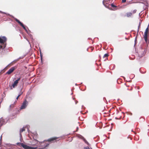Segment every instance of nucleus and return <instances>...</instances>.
Returning <instances> with one entry per match:
<instances>
[{"mask_svg": "<svg viewBox=\"0 0 149 149\" xmlns=\"http://www.w3.org/2000/svg\"><path fill=\"white\" fill-rule=\"evenodd\" d=\"M33 141L35 143V144H32L31 145L33 146H30L25 145L23 143L21 144L22 146L25 149H36L38 147H41L37 149H46V147L49 145V144L46 145L44 142H39L36 140H35Z\"/></svg>", "mask_w": 149, "mask_h": 149, "instance_id": "1", "label": "nucleus"}, {"mask_svg": "<svg viewBox=\"0 0 149 149\" xmlns=\"http://www.w3.org/2000/svg\"><path fill=\"white\" fill-rule=\"evenodd\" d=\"M6 40V38L5 36L0 37V49L4 48L6 47L5 43Z\"/></svg>", "mask_w": 149, "mask_h": 149, "instance_id": "2", "label": "nucleus"}, {"mask_svg": "<svg viewBox=\"0 0 149 149\" xmlns=\"http://www.w3.org/2000/svg\"><path fill=\"white\" fill-rule=\"evenodd\" d=\"M28 104V102L26 100L23 102L22 105L21 106L19 109L21 110L23 109H25Z\"/></svg>", "mask_w": 149, "mask_h": 149, "instance_id": "3", "label": "nucleus"}, {"mask_svg": "<svg viewBox=\"0 0 149 149\" xmlns=\"http://www.w3.org/2000/svg\"><path fill=\"white\" fill-rule=\"evenodd\" d=\"M20 79V78H18L14 82L13 84L12 85V86L13 88H14L17 86V85L18 83V81Z\"/></svg>", "mask_w": 149, "mask_h": 149, "instance_id": "4", "label": "nucleus"}, {"mask_svg": "<svg viewBox=\"0 0 149 149\" xmlns=\"http://www.w3.org/2000/svg\"><path fill=\"white\" fill-rule=\"evenodd\" d=\"M15 69L14 67H12L6 72V74H10L14 71Z\"/></svg>", "mask_w": 149, "mask_h": 149, "instance_id": "5", "label": "nucleus"}, {"mask_svg": "<svg viewBox=\"0 0 149 149\" xmlns=\"http://www.w3.org/2000/svg\"><path fill=\"white\" fill-rule=\"evenodd\" d=\"M15 20L18 23H19L23 28L24 29L25 28V26L21 22H20L19 20L17 19L14 18Z\"/></svg>", "mask_w": 149, "mask_h": 149, "instance_id": "6", "label": "nucleus"}, {"mask_svg": "<svg viewBox=\"0 0 149 149\" xmlns=\"http://www.w3.org/2000/svg\"><path fill=\"white\" fill-rule=\"evenodd\" d=\"M6 123L5 121L4 120L2 117L0 118V125H1V126H2Z\"/></svg>", "mask_w": 149, "mask_h": 149, "instance_id": "7", "label": "nucleus"}, {"mask_svg": "<svg viewBox=\"0 0 149 149\" xmlns=\"http://www.w3.org/2000/svg\"><path fill=\"white\" fill-rule=\"evenodd\" d=\"M79 137L83 140L84 141L85 143H86L88 146H89L88 143L86 139L83 136L80 135L79 136Z\"/></svg>", "mask_w": 149, "mask_h": 149, "instance_id": "8", "label": "nucleus"}, {"mask_svg": "<svg viewBox=\"0 0 149 149\" xmlns=\"http://www.w3.org/2000/svg\"><path fill=\"white\" fill-rule=\"evenodd\" d=\"M58 137H54L52 138H51L50 139H49L47 140V141L49 142H51L54 141L55 140H56L57 139H58Z\"/></svg>", "mask_w": 149, "mask_h": 149, "instance_id": "9", "label": "nucleus"}, {"mask_svg": "<svg viewBox=\"0 0 149 149\" xmlns=\"http://www.w3.org/2000/svg\"><path fill=\"white\" fill-rule=\"evenodd\" d=\"M24 131H25V129L24 128V127L22 128V129L20 130V131H19V132H20L19 135H20V137H22V134H21V132Z\"/></svg>", "mask_w": 149, "mask_h": 149, "instance_id": "10", "label": "nucleus"}, {"mask_svg": "<svg viewBox=\"0 0 149 149\" xmlns=\"http://www.w3.org/2000/svg\"><path fill=\"white\" fill-rule=\"evenodd\" d=\"M148 27L146 29L145 32L144 33V36H148Z\"/></svg>", "mask_w": 149, "mask_h": 149, "instance_id": "11", "label": "nucleus"}, {"mask_svg": "<svg viewBox=\"0 0 149 149\" xmlns=\"http://www.w3.org/2000/svg\"><path fill=\"white\" fill-rule=\"evenodd\" d=\"M109 1L110 0H108L107 1H105V0H104L103 1V4L106 7H107V6H106L105 5V3H104V2H105V1L106 2V4H107L109 2Z\"/></svg>", "mask_w": 149, "mask_h": 149, "instance_id": "12", "label": "nucleus"}, {"mask_svg": "<svg viewBox=\"0 0 149 149\" xmlns=\"http://www.w3.org/2000/svg\"><path fill=\"white\" fill-rule=\"evenodd\" d=\"M126 14L127 17H129L131 16L132 15V13L130 12L128 13H127Z\"/></svg>", "mask_w": 149, "mask_h": 149, "instance_id": "13", "label": "nucleus"}, {"mask_svg": "<svg viewBox=\"0 0 149 149\" xmlns=\"http://www.w3.org/2000/svg\"><path fill=\"white\" fill-rule=\"evenodd\" d=\"M148 36H144V38L145 39V40L146 42H147V41L148 38H147Z\"/></svg>", "mask_w": 149, "mask_h": 149, "instance_id": "14", "label": "nucleus"}, {"mask_svg": "<svg viewBox=\"0 0 149 149\" xmlns=\"http://www.w3.org/2000/svg\"><path fill=\"white\" fill-rule=\"evenodd\" d=\"M22 92H21V93H20L18 95V96L17 97H16V99L17 100H18V99L19 97L20 96V95L22 94Z\"/></svg>", "mask_w": 149, "mask_h": 149, "instance_id": "15", "label": "nucleus"}, {"mask_svg": "<svg viewBox=\"0 0 149 149\" xmlns=\"http://www.w3.org/2000/svg\"><path fill=\"white\" fill-rule=\"evenodd\" d=\"M40 58L41 60V61H42V55L41 54V51H40Z\"/></svg>", "mask_w": 149, "mask_h": 149, "instance_id": "16", "label": "nucleus"}, {"mask_svg": "<svg viewBox=\"0 0 149 149\" xmlns=\"http://www.w3.org/2000/svg\"><path fill=\"white\" fill-rule=\"evenodd\" d=\"M108 55L107 54H106L103 56V58H104L105 57H107L108 56Z\"/></svg>", "mask_w": 149, "mask_h": 149, "instance_id": "17", "label": "nucleus"}, {"mask_svg": "<svg viewBox=\"0 0 149 149\" xmlns=\"http://www.w3.org/2000/svg\"><path fill=\"white\" fill-rule=\"evenodd\" d=\"M111 6L113 7H116V6L113 3L111 4Z\"/></svg>", "mask_w": 149, "mask_h": 149, "instance_id": "18", "label": "nucleus"}, {"mask_svg": "<svg viewBox=\"0 0 149 149\" xmlns=\"http://www.w3.org/2000/svg\"><path fill=\"white\" fill-rule=\"evenodd\" d=\"M140 27V25L139 24V25L138 26V29L137 31V33H138V32H139V28Z\"/></svg>", "mask_w": 149, "mask_h": 149, "instance_id": "19", "label": "nucleus"}, {"mask_svg": "<svg viewBox=\"0 0 149 149\" xmlns=\"http://www.w3.org/2000/svg\"><path fill=\"white\" fill-rule=\"evenodd\" d=\"M24 56L19 57V58H18V59H17V60H19L20 59L22 58H23L24 57Z\"/></svg>", "mask_w": 149, "mask_h": 149, "instance_id": "20", "label": "nucleus"}, {"mask_svg": "<svg viewBox=\"0 0 149 149\" xmlns=\"http://www.w3.org/2000/svg\"><path fill=\"white\" fill-rule=\"evenodd\" d=\"M24 29L25 30V31L28 34H29L28 32V31L27 30V29L26 28V27L25 28H24Z\"/></svg>", "mask_w": 149, "mask_h": 149, "instance_id": "21", "label": "nucleus"}, {"mask_svg": "<svg viewBox=\"0 0 149 149\" xmlns=\"http://www.w3.org/2000/svg\"><path fill=\"white\" fill-rule=\"evenodd\" d=\"M84 149H90L88 147H85L84 148Z\"/></svg>", "mask_w": 149, "mask_h": 149, "instance_id": "22", "label": "nucleus"}, {"mask_svg": "<svg viewBox=\"0 0 149 149\" xmlns=\"http://www.w3.org/2000/svg\"><path fill=\"white\" fill-rule=\"evenodd\" d=\"M136 10H133V13H134L136 12Z\"/></svg>", "mask_w": 149, "mask_h": 149, "instance_id": "23", "label": "nucleus"}, {"mask_svg": "<svg viewBox=\"0 0 149 149\" xmlns=\"http://www.w3.org/2000/svg\"><path fill=\"white\" fill-rule=\"evenodd\" d=\"M0 13H4V14H6V13L4 12H2V11H0Z\"/></svg>", "mask_w": 149, "mask_h": 149, "instance_id": "24", "label": "nucleus"}, {"mask_svg": "<svg viewBox=\"0 0 149 149\" xmlns=\"http://www.w3.org/2000/svg\"><path fill=\"white\" fill-rule=\"evenodd\" d=\"M8 15L10 16L11 17H13V18H14V17L12 15H10V14H8Z\"/></svg>", "mask_w": 149, "mask_h": 149, "instance_id": "25", "label": "nucleus"}, {"mask_svg": "<svg viewBox=\"0 0 149 149\" xmlns=\"http://www.w3.org/2000/svg\"><path fill=\"white\" fill-rule=\"evenodd\" d=\"M126 1V0H122V1L123 3L125 2Z\"/></svg>", "mask_w": 149, "mask_h": 149, "instance_id": "26", "label": "nucleus"}, {"mask_svg": "<svg viewBox=\"0 0 149 149\" xmlns=\"http://www.w3.org/2000/svg\"><path fill=\"white\" fill-rule=\"evenodd\" d=\"M26 39L28 41V42H29V43L30 44V42L28 40L27 38H26Z\"/></svg>", "mask_w": 149, "mask_h": 149, "instance_id": "27", "label": "nucleus"}, {"mask_svg": "<svg viewBox=\"0 0 149 149\" xmlns=\"http://www.w3.org/2000/svg\"><path fill=\"white\" fill-rule=\"evenodd\" d=\"M29 36L31 38H32V36L31 34L29 35Z\"/></svg>", "mask_w": 149, "mask_h": 149, "instance_id": "28", "label": "nucleus"}, {"mask_svg": "<svg viewBox=\"0 0 149 149\" xmlns=\"http://www.w3.org/2000/svg\"><path fill=\"white\" fill-rule=\"evenodd\" d=\"M2 140V136H1V138H0V141H1Z\"/></svg>", "mask_w": 149, "mask_h": 149, "instance_id": "29", "label": "nucleus"}, {"mask_svg": "<svg viewBox=\"0 0 149 149\" xmlns=\"http://www.w3.org/2000/svg\"><path fill=\"white\" fill-rule=\"evenodd\" d=\"M12 105H10L9 107L10 108L11 107H12Z\"/></svg>", "mask_w": 149, "mask_h": 149, "instance_id": "30", "label": "nucleus"}, {"mask_svg": "<svg viewBox=\"0 0 149 149\" xmlns=\"http://www.w3.org/2000/svg\"><path fill=\"white\" fill-rule=\"evenodd\" d=\"M10 89H11V90H12V89H13V88H12V86H11V87H10Z\"/></svg>", "mask_w": 149, "mask_h": 149, "instance_id": "31", "label": "nucleus"}, {"mask_svg": "<svg viewBox=\"0 0 149 149\" xmlns=\"http://www.w3.org/2000/svg\"><path fill=\"white\" fill-rule=\"evenodd\" d=\"M1 102H2V101H1V102H0V106H1Z\"/></svg>", "mask_w": 149, "mask_h": 149, "instance_id": "32", "label": "nucleus"}, {"mask_svg": "<svg viewBox=\"0 0 149 149\" xmlns=\"http://www.w3.org/2000/svg\"><path fill=\"white\" fill-rule=\"evenodd\" d=\"M1 125H0V129H1Z\"/></svg>", "mask_w": 149, "mask_h": 149, "instance_id": "33", "label": "nucleus"}, {"mask_svg": "<svg viewBox=\"0 0 149 149\" xmlns=\"http://www.w3.org/2000/svg\"><path fill=\"white\" fill-rule=\"evenodd\" d=\"M22 89V88L21 89V91Z\"/></svg>", "mask_w": 149, "mask_h": 149, "instance_id": "34", "label": "nucleus"}, {"mask_svg": "<svg viewBox=\"0 0 149 149\" xmlns=\"http://www.w3.org/2000/svg\"><path fill=\"white\" fill-rule=\"evenodd\" d=\"M78 129V127H77V129Z\"/></svg>", "mask_w": 149, "mask_h": 149, "instance_id": "35", "label": "nucleus"}]
</instances>
